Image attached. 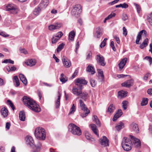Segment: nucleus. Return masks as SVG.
<instances>
[{
	"label": "nucleus",
	"mask_w": 152,
	"mask_h": 152,
	"mask_svg": "<svg viewBox=\"0 0 152 152\" xmlns=\"http://www.w3.org/2000/svg\"><path fill=\"white\" fill-rule=\"evenodd\" d=\"M130 137L131 140L128 138L124 137L121 143L122 148L124 150L126 151H129L132 149V141L133 142L135 146L137 148L139 147L141 145L140 140L135 138L132 135H130Z\"/></svg>",
	"instance_id": "f257e3e1"
},
{
	"label": "nucleus",
	"mask_w": 152,
	"mask_h": 152,
	"mask_svg": "<svg viewBox=\"0 0 152 152\" xmlns=\"http://www.w3.org/2000/svg\"><path fill=\"white\" fill-rule=\"evenodd\" d=\"M23 101L24 104L32 110L36 112L40 111L39 106L30 98L25 96L23 98Z\"/></svg>",
	"instance_id": "f03ea898"
},
{
	"label": "nucleus",
	"mask_w": 152,
	"mask_h": 152,
	"mask_svg": "<svg viewBox=\"0 0 152 152\" xmlns=\"http://www.w3.org/2000/svg\"><path fill=\"white\" fill-rule=\"evenodd\" d=\"M25 140L27 144L31 146H33V147L34 152H39L42 146L41 143L39 142L37 145H34V142L33 138L31 136H27Z\"/></svg>",
	"instance_id": "7ed1b4c3"
},
{
	"label": "nucleus",
	"mask_w": 152,
	"mask_h": 152,
	"mask_svg": "<svg viewBox=\"0 0 152 152\" xmlns=\"http://www.w3.org/2000/svg\"><path fill=\"white\" fill-rule=\"evenodd\" d=\"M34 135L37 139L44 140L46 136V133L45 129L40 127L36 128L35 129Z\"/></svg>",
	"instance_id": "20e7f679"
},
{
	"label": "nucleus",
	"mask_w": 152,
	"mask_h": 152,
	"mask_svg": "<svg viewBox=\"0 0 152 152\" xmlns=\"http://www.w3.org/2000/svg\"><path fill=\"white\" fill-rule=\"evenodd\" d=\"M68 128L69 131L74 135L80 136L82 134L80 128L73 124H70Z\"/></svg>",
	"instance_id": "39448f33"
},
{
	"label": "nucleus",
	"mask_w": 152,
	"mask_h": 152,
	"mask_svg": "<svg viewBox=\"0 0 152 152\" xmlns=\"http://www.w3.org/2000/svg\"><path fill=\"white\" fill-rule=\"evenodd\" d=\"M6 10L7 11H10L13 14H16L18 11L17 7L15 5L13 4H8L6 8Z\"/></svg>",
	"instance_id": "423d86ee"
},
{
	"label": "nucleus",
	"mask_w": 152,
	"mask_h": 152,
	"mask_svg": "<svg viewBox=\"0 0 152 152\" xmlns=\"http://www.w3.org/2000/svg\"><path fill=\"white\" fill-rule=\"evenodd\" d=\"M82 12L81 7L80 5L77 4L75 5L73 7L71 11L72 15H78L81 13Z\"/></svg>",
	"instance_id": "0eeeda50"
},
{
	"label": "nucleus",
	"mask_w": 152,
	"mask_h": 152,
	"mask_svg": "<svg viewBox=\"0 0 152 152\" xmlns=\"http://www.w3.org/2000/svg\"><path fill=\"white\" fill-rule=\"evenodd\" d=\"M79 103L81 109L84 112H86L85 114L83 115L82 117H86L90 113V111L88 109L86 105L84 104L82 100L80 99L79 100Z\"/></svg>",
	"instance_id": "6e6552de"
},
{
	"label": "nucleus",
	"mask_w": 152,
	"mask_h": 152,
	"mask_svg": "<svg viewBox=\"0 0 152 152\" xmlns=\"http://www.w3.org/2000/svg\"><path fill=\"white\" fill-rule=\"evenodd\" d=\"M75 84L77 87L83 88V85L86 84L87 82L85 79L80 78L75 80Z\"/></svg>",
	"instance_id": "1a4fd4ad"
},
{
	"label": "nucleus",
	"mask_w": 152,
	"mask_h": 152,
	"mask_svg": "<svg viewBox=\"0 0 152 152\" xmlns=\"http://www.w3.org/2000/svg\"><path fill=\"white\" fill-rule=\"evenodd\" d=\"M96 60L99 65L102 66H105L106 62L104 61V58L100 54L97 55L96 56Z\"/></svg>",
	"instance_id": "9d476101"
},
{
	"label": "nucleus",
	"mask_w": 152,
	"mask_h": 152,
	"mask_svg": "<svg viewBox=\"0 0 152 152\" xmlns=\"http://www.w3.org/2000/svg\"><path fill=\"white\" fill-rule=\"evenodd\" d=\"M99 142L101 145L104 147L108 146L109 145V140L105 136H103L102 138L99 140Z\"/></svg>",
	"instance_id": "9b49d317"
},
{
	"label": "nucleus",
	"mask_w": 152,
	"mask_h": 152,
	"mask_svg": "<svg viewBox=\"0 0 152 152\" xmlns=\"http://www.w3.org/2000/svg\"><path fill=\"white\" fill-rule=\"evenodd\" d=\"M82 89L83 88L78 87L75 86L72 88V92L75 95L79 96L80 94Z\"/></svg>",
	"instance_id": "f8f14e48"
},
{
	"label": "nucleus",
	"mask_w": 152,
	"mask_h": 152,
	"mask_svg": "<svg viewBox=\"0 0 152 152\" xmlns=\"http://www.w3.org/2000/svg\"><path fill=\"white\" fill-rule=\"evenodd\" d=\"M61 23H57L49 26L48 29L50 30L53 31L55 30L59 29L61 27Z\"/></svg>",
	"instance_id": "ddd939ff"
},
{
	"label": "nucleus",
	"mask_w": 152,
	"mask_h": 152,
	"mask_svg": "<svg viewBox=\"0 0 152 152\" xmlns=\"http://www.w3.org/2000/svg\"><path fill=\"white\" fill-rule=\"evenodd\" d=\"M62 61L65 67L68 68L71 65V62L65 56H63Z\"/></svg>",
	"instance_id": "4468645a"
},
{
	"label": "nucleus",
	"mask_w": 152,
	"mask_h": 152,
	"mask_svg": "<svg viewBox=\"0 0 152 152\" xmlns=\"http://www.w3.org/2000/svg\"><path fill=\"white\" fill-rule=\"evenodd\" d=\"M143 33H144L145 35H146L147 34V32L145 30H142L138 33L136 40V44H139V42L141 39V36Z\"/></svg>",
	"instance_id": "2eb2a0df"
},
{
	"label": "nucleus",
	"mask_w": 152,
	"mask_h": 152,
	"mask_svg": "<svg viewBox=\"0 0 152 152\" xmlns=\"http://www.w3.org/2000/svg\"><path fill=\"white\" fill-rule=\"evenodd\" d=\"M36 63V60L35 59H29L25 62V64L27 66H34Z\"/></svg>",
	"instance_id": "dca6fc26"
},
{
	"label": "nucleus",
	"mask_w": 152,
	"mask_h": 152,
	"mask_svg": "<svg viewBox=\"0 0 152 152\" xmlns=\"http://www.w3.org/2000/svg\"><path fill=\"white\" fill-rule=\"evenodd\" d=\"M95 33L94 36L97 38H99L102 35L101 28L100 27H98L95 29Z\"/></svg>",
	"instance_id": "f3484780"
},
{
	"label": "nucleus",
	"mask_w": 152,
	"mask_h": 152,
	"mask_svg": "<svg viewBox=\"0 0 152 152\" xmlns=\"http://www.w3.org/2000/svg\"><path fill=\"white\" fill-rule=\"evenodd\" d=\"M49 4L48 0H42L39 7L42 9L45 8Z\"/></svg>",
	"instance_id": "a211bd4d"
},
{
	"label": "nucleus",
	"mask_w": 152,
	"mask_h": 152,
	"mask_svg": "<svg viewBox=\"0 0 152 152\" xmlns=\"http://www.w3.org/2000/svg\"><path fill=\"white\" fill-rule=\"evenodd\" d=\"M133 84V81L131 80H128L121 84L122 86L126 87H130Z\"/></svg>",
	"instance_id": "6ab92c4d"
},
{
	"label": "nucleus",
	"mask_w": 152,
	"mask_h": 152,
	"mask_svg": "<svg viewBox=\"0 0 152 152\" xmlns=\"http://www.w3.org/2000/svg\"><path fill=\"white\" fill-rule=\"evenodd\" d=\"M127 61V58H125L122 59L120 63L118 64L119 68L121 69H122L125 65Z\"/></svg>",
	"instance_id": "aec40b11"
},
{
	"label": "nucleus",
	"mask_w": 152,
	"mask_h": 152,
	"mask_svg": "<svg viewBox=\"0 0 152 152\" xmlns=\"http://www.w3.org/2000/svg\"><path fill=\"white\" fill-rule=\"evenodd\" d=\"M130 128L136 133L139 132V130L137 124L134 123H132L130 125Z\"/></svg>",
	"instance_id": "412c9836"
},
{
	"label": "nucleus",
	"mask_w": 152,
	"mask_h": 152,
	"mask_svg": "<svg viewBox=\"0 0 152 152\" xmlns=\"http://www.w3.org/2000/svg\"><path fill=\"white\" fill-rule=\"evenodd\" d=\"M19 77L21 81L25 86L26 85L27 83V80L25 76L22 74H20L19 75Z\"/></svg>",
	"instance_id": "4be33fe9"
},
{
	"label": "nucleus",
	"mask_w": 152,
	"mask_h": 152,
	"mask_svg": "<svg viewBox=\"0 0 152 152\" xmlns=\"http://www.w3.org/2000/svg\"><path fill=\"white\" fill-rule=\"evenodd\" d=\"M1 115L5 118L7 117L8 115V111L7 109L5 107H2L0 111Z\"/></svg>",
	"instance_id": "5701e85b"
},
{
	"label": "nucleus",
	"mask_w": 152,
	"mask_h": 152,
	"mask_svg": "<svg viewBox=\"0 0 152 152\" xmlns=\"http://www.w3.org/2000/svg\"><path fill=\"white\" fill-rule=\"evenodd\" d=\"M86 71L87 72H91V74L92 75L94 74L95 72L94 68L92 65H89L86 68Z\"/></svg>",
	"instance_id": "b1692460"
},
{
	"label": "nucleus",
	"mask_w": 152,
	"mask_h": 152,
	"mask_svg": "<svg viewBox=\"0 0 152 152\" xmlns=\"http://www.w3.org/2000/svg\"><path fill=\"white\" fill-rule=\"evenodd\" d=\"M59 79L60 81L62 83H64L67 81L68 78V77L63 73H61V74Z\"/></svg>",
	"instance_id": "393cba45"
},
{
	"label": "nucleus",
	"mask_w": 152,
	"mask_h": 152,
	"mask_svg": "<svg viewBox=\"0 0 152 152\" xmlns=\"http://www.w3.org/2000/svg\"><path fill=\"white\" fill-rule=\"evenodd\" d=\"M124 127V124L121 122H120L115 127L116 130L119 131L121 129Z\"/></svg>",
	"instance_id": "a878e982"
},
{
	"label": "nucleus",
	"mask_w": 152,
	"mask_h": 152,
	"mask_svg": "<svg viewBox=\"0 0 152 152\" xmlns=\"http://www.w3.org/2000/svg\"><path fill=\"white\" fill-rule=\"evenodd\" d=\"M80 97L83 99L86 100V99L88 97V94L86 92H82L80 93V94L79 96Z\"/></svg>",
	"instance_id": "bb28decb"
},
{
	"label": "nucleus",
	"mask_w": 152,
	"mask_h": 152,
	"mask_svg": "<svg viewBox=\"0 0 152 152\" xmlns=\"http://www.w3.org/2000/svg\"><path fill=\"white\" fill-rule=\"evenodd\" d=\"M127 92L122 90L118 92V97L120 98L125 97L127 96Z\"/></svg>",
	"instance_id": "cd10ccee"
},
{
	"label": "nucleus",
	"mask_w": 152,
	"mask_h": 152,
	"mask_svg": "<svg viewBox=\"0 0 152 152\" xmlns=\"http://www.w3.org/2000/svg\"><path fill=\"white\" fill-rule=\"evenodd\" d=\"M61 96V94L58 92V98L55 102V106L56 108H58L60 105V101Z\"/></svg>",
	"instance_id": "c85d7f7f"
},
{
	"label": "nucleus",
	"mask_w": 152,
	"mask_h": 152,
	"mask_svg": "<svg viewBox=\"0 0 152 152\" xmlns=\"http://www.w3.org/2000/svg\"><path fill=\"white\" fill-rule=\"evenodd\" d=\"M148 38L145 39L143 42L140 45V48L142 49L146 47L148 45Z\"/></svg>",
	"instance_id": "c756f323"
},
{
	"label": "nucleus",
	"mask_w": 152,
	"mask_h": 152,
	"mask_svg": "<svg viewBox=\"0 0 152 152\" xmlns=\"http://www.w3.org/2000/svg\"><path fill=\"white\" fill-rule=\"evenodd\" d=\"M91 129L94 134L99 137V134H98L97 131L98 129L97 128L96 125L94 124H92L91 125Z\"/></svg>",
	"instance_id": "7c9ffc66"
},
{
	"label": "nucleus",
	"mask_w": 152,
	"mask_h": 152,
	"mask_svg": "<svg viewBox=\"0 0 152 152\" xmlns=\"http://www.w3.org/2000/svg\"><path fill=\"white\" fill-rule=\"evenodd\" d=\"M20 119L22 121H25L26 118L25 113L23 111L20 112L19 115Z\"/></svg>",
	"instance_id": "2f4dec72"
},
{
	"label": "nucleus",
	"mask_w": 152,
	"mask_h": 152,
	"mask_svg": "<svg viewBox=\"0 0 152 152\" xmlns=\"http://www.w3.org/2000/svg\"><path fill=\"white\" fill-rule=\"evenodd\" d=\"M75 36V32L74 31H71L69 34V39L73 41L74 39V38Z\"/></svg>",
	"instance_id": "473e14b6"
},
{
	"label": "nucleus",
	"mask_w": 152,
	"mask_h": 152,
	"mask_svg": "<svg viewBox=\"0 0 152 152\" xmlns=\"http://www.w3.org/2000/svg\"><path fill=\"white\" fill-rule=\"evenodd\" d=\"M41 9H42L40 8L39 7L35 8L33 11V14L35 15H38L39 14Z\"/></svg>",
	"instance_id": "72a5a7b5"
},
{
	"label": "nucleus",
	"mask_w": 152,
	"mask_h": 152,
	"mask_svg": "<svg viewBox=\"0 0 152 152\" xmlns=\"http://www.w3.org/2000/svg\"><path fill=\"white\" fill-rule=\"evenodd\" d=\"M115 110V107L113 104H111L108 107L107 112L109 113H112Z\"/></svg>",
	"instance_id": "f704fd0d"
},
{
	"label": "nucleus",
	"mask_w": 152,
	"mask_h": 152,
	"mask_svg": "<svg viewBox=\"0 0 152 152\" xmlns=\"http://www.w3.org/2000/svg\"><path fill=\"white\" fill-rule=\"evenodd\" d=\"M93 121L95 122L96 124L100 126L101 125V123L98 118L95 115H94L93 116Z\"/></svg>",
	"instance_id": "c9c22d12"
},
{
	"label": "nucleus",
	"mask_w": 152,
	"mask_h": 152,
	"mask_svg": "<svg viewBox=\"0 0 152 152\" xmlns=\"http://www.w3.org/2000/svg\"><path fill=\"white\" fill-rule=\"evenodd\" d=\"M76 110V108L75 106V104H73L72 107L70 109V112L69 113V115H70L73 114L74 112Z\"/></svg>",
	"instance_id": "e433bc0d"
},
{
	"label": "nucleus",
	"mask_w": 152,
	"mask_h": 152,
	"mask_svg": "<svg viewBox=\"0 0 152 152\" xmlns=\"http://www.w3.org/2000/svg\"><path fill=\"white\" fill-rule=\"evenodd\" d=\"M16 69V67L14 66H8L7 67V70L9 72L14 71Z\"/></svg>",
	"instance_id": "4c0bfd02"
},
{
	"label": "nucleus",
	"mask_w": 152,
	"mask_h": 152,
	"mask_svg": "<svg viewBox=\"0 0 152 152\" xmlns=\"http://www.w3.org/2000/svg\"><path fill=\"white\" fill-rule=\"evenodd\" d=\"M13 79L14 80V82L16 83L15 86L17 87L20 84L18 76H14V77Z\"/></svg>",
	"instance_id": "58836bf2"
},
{
	"label": "nucleus",
	"mask_w": 152,
	"mask_h": 152,
	"mask_svg": "<svg viewBox=\"0 0 152 152\" xmlns=\"http://www.w3.org/2000/svg\"><path fill=\"white\" fill-rule=\"evenodd\" d=\"M85 136L86 139L88 140L93 141L94 140V139L92 138L91 136L88 132L85 133Z\"/></svg>",
	"instance_id": "ea45409f"
},
{
	"label": "nucleus",
	"mask_w": 152,
	"mask_h": 152,
	"mask_svg": "<svg viewBox=\"0 0 152 152\" xmlns=\"http://www.w3.org/2000/svg\"><path fill=\"white\" fill-rule=\"evenodd\" d=\"M148 99L147 98H143L141 102L142 106H144L147 105L148 103Z\"/></svg>",
	"instance_id": "a19ab883"
},
{
	"label": "nucleus",
	"mask_w": 152,
	"mask_h": 152,
	"mask_svg": "<svg viewBox=\"0 0 152 152\" xmlns=\"http://www.w3.org/2000/svg\"><path fill=\"white\" fill-rule=\"evenodd\" d=\"M64 45V44L63 43H62L59 45L57 49V53H58L63 48Z\"/></svg>",
	"instance_id": "79ce46f5"
},
{
	"label": "nucleus",
	"mask_w": 152,
	"mask_h": 152,
	"mask_svg": "<svg viewBox=\"0 0 152 152\" xmlns=\"http://www.w3.org/2000/svg\"><path fill=\"white\" fill-rule=\"evenodd\" d=\"M128 103V102L126 100L124 101L122 103V107L124 110H125L126 109Z\"/></svg>",
	"instance_id": "37998d69"
},
{
	"label": "nucleus",
	"mask_w": 152,
	"mask_h": 152,
	"mask_svg": "<svg viewBox=\"0 0 152 152\" xmlns=\"http://www.w3.org/2000/svg\"><path fill=\"white\" fill-rule=\"evenodd\" d=\"M59 40L55 35H53L52 38V43L53 44H55Z\"/></svg>",
	"instance_id": "c03bdc74"
},
{
	"label": "nucleus",
	"mask_w": 152,
	"mask_h": 152,
	"mask_svg": "<svg viewBox=\"0 0 152 152\" xmlns=\"http://www.w3.org/2000/svg\"><path fill=\"white\" fill-rule=\"evenodd\" d=\"M97 72L99 75V76L101 77L102 79L104 78V75L103 71L101 69H98Z\"/></svg>",
	"instance_id": "a18cd8bd"
},
{
	"label": "nucleus",
	"mask_w": 152,
	"mask_h": 152,
	"mask_svg": "<svg viewBox=\"0 0 152 152\" xmlns=\"http://www.w3.org/2000/svg\"><path fill=\"white\" fill-rule=\"evenodd\" d=\"M56 37L58 38L59 39L63 35V34L61 31H59L58 32L57 34L55 35Z\"/></svg>",
	"instance_id": "49530a36"
},
{
	"label": "nucleus",
	"mask_w": 152,
	"mask_h": 152,
	"mask_svg": "<svg viewBox=\"0 0 152 152\" xmlns=\"http://www.w3.org/2000/svg\"><path fill=\"white\" fill-rule=\"evenodd\" d=\"M107 40V39L106 38H104V40L101 42L100 46V47L102 48L104 47L106 45V41Z\"/></svg>",
	"instance_id": "de8ad7c7"
},
{
	"label": "nucleus",
	"mask_w": 152,
	"mask_h": 152,
	"mask_svg": "<svg viewBox=\"0 0 152 152\" xmlns=\"http://www.w3.org/2000/svg\"><path fill=\"white\" fill-rule=\"evenodd\" d=\"M2 63H10L11 64H13L14 62L13 61L11 60L10 59H6L2 62Z\"/></svg>",
	"instance_id": "09e8293b"
},
{
	"label": "nucleus",
	"mask_w": 152,
	"mask_h": 152,
	"mask_svg": "<svg viewBox=\"0 0 152 152\" xmlns=\"http://www.w3.org/2000/svg\"><path fill=\"white\" fill-rule=\"evenodd\" d=\"M148 21L149 22L150 24L152 26V17L151 15L148 16L147 17Z\"/></svg>",
	"instance_id": "8fccbe9b"
},
{
	"label": "nucleus",
	"mask_w": 152,
	"mask_h": 152,
	"mask_svg": "<svg viewBox=\"0 0 152 152\" xmlns=\"http://www.w3.org/2000/svg\"><path fill=\"white\" fill-rule=\"evenodd\" d=\"M134 4L135 6L136 7V8L137 10V12L138 13H139L141 10V7L140 6L135 3H134Z\"/></svg>",
	"instance_id": "3c124183"
},
{
	"label": "nucleus",
	"mask_w": 152,
	"mask_h": 152,
	"mask_svg": "<svg viewBox=\"0 0 152 152\" xmlns=\"http://www.w3.org/2000/svg\"><path fill=\"white\" fill-rule=\"evenodd\" d=\"M92 53L91 51L88 52L87 53L86 59L89 60L91 58Z\"/></svg>",
	"instance_id": "603ef678"
},
{
	"label": "nucleus",
	"mask_w": 152,
	"mask_h": 152,
	"mask_svg": "<svg viewBox=\"0 0 152 152\" xmlns=\"http://www.w3.org/2000/svg\"><path fill=\"white\" fill-rule=\"evenodd\" d=\"M151 76L150 73L149 72L147 73L143 77V80H147L148 78Z\"/></svg>",
	"instance_id": "864d4df0"
},
{
	"label": "nucleus",
	"mask_w": 152,
	"mask_h": 152,
	"mask_svg": "<svg viewBox=\"0 0 152 152\" xmlns=\"http://www.w3.org/2000/svg\"><path fill=\"white\" fill-rule=\"evenodd\" d=\"M90 82L91 84L92 87H94L96 85V83L93 79H90Z\"/></svg>",
	"instance_id": "5fc2aeb1"
},
{
	"label": "nucleus",
	"mask_w": 152,
	"mask_h": 152,
	"mask_svg": "<svg viewBox=\"0 0 152 152\" xmlns=\"http://www.w3.org/2000/svg\"><path fill=\"white\" fill-rule=\"evenodd\" d=\"M121 116L118 114V113H116L115 115L114 116L113 119V121H115L117 119L120 117Z\"/></svg>",
	"instance_id": "6e6d98bb"
},
{
	"label": "nucleus",
	"mask_w": 152,
	"mask_h": 152,
	"mask_svg": "<svg viewBox=\"0 0 152 152\" xmlns=\"http://www.w3.org/2000/svg\"><path fill=\"white\" fill-rule=\"evenodd\" d=\"M144 59H146L149 61L150 63V65H151L152 63V58L150 56H146L144 58Z\"/></svg>",
	"instance_id": "4d7b16f0"
},
{
	"label": "nucleus",
	"mask_w": 152,
	"mask_h": 152,
	"mask_svg": "<svg viewBox=\"0 0 152 152\" xmlns=\"http://www.w3.org/2000/svg\"><path fill=\"white\" fill-rule=\"evenodd\" d=\"M115 14L114 13H112L110 14V15H109L106 18L108 20L112 18L113 17H115Z\"/></svg>",
	"instance_id": "13d9d810"
},
{
	"label": "nucleus",
	"mask_w": 152,
	"mask_h": 152,
	"mask_svg": "<svg viewBox=\"0 0 152 152\" xmlns=\"http://www.w3.org/2000/svg\"><path fill=\"white\" fill-rule=\"evenodd\" d=\"M110 46L114 51H115L116 49L114 46V43L113 41H111L110 42Z\"/></svg>",
	"instance_id": "bf43d9fd"
},
{
	"label": "nucleus",
	"mask_w": 152,
	"mask_h": 152,
	"mask_svg": "<svg viewBox=\"0 0 152 152\" xmlns=\"http://www.w3.org/2000/svg\"><path fill=\"white\" fill-rule=\"evenodd\" d=\"M114 38L116 40L117 43L119 44L120 43V41L119 38L117 36H114Z\"/></svg>",
	"instance_id": "052dcab7"
},
{
	"label": "nucleus",
	"mask_w": 152,
	"mask_h": 152,
	"mask_svg": "<svg viewBox=\"0 0 152 152\" xmlns=\"http://www.w3.org/2000/svg\"><path fill=\"white\" fill-rule=\"evenodd\" d=\"M123 34L125 36H126V35L127 34V31L125 27H123Z\"/></svg>",
	"instance_id": "680f3d73"
},
{
	"label": "nucleus",
	"mask_w": 152,
	"mask_h": 152,
	"mask_svg": "<svg viewBox=\"0 0 152 152\" xmlns=\"http://www.w3.org/2000/svg\"><path fill=\"white\" fill-rule=\"evenodd\" d=\"M0 35L4 37H8L9 36V35L6 34L5 33L2 32H0Z\"/></svg>",
	"instance_id": "e2e57ef3"
},
{
	"label": "nucleus",
	"mask_w": 152,
	"mask_h": 152,
	"mask_svg": "<svg viewBox=\"0 0 152 152\" xmlns=\"http://www.w3.org/2000/svg\"><path fill=\"white\" fill-rule=\"evenodd\" d=\"M128 17L126 14H124L123 15L122 19L123 20L125 21L128 19Z\"/></svg>",
	"instance_id": "0e129e2a"
},
{
	"label": "nucleus",
	"mask_w": 152,
	"mask_h": 152,
	"mask_svg": "<svg viewBox=\"0 0 152 152\" xmlns=\"http://www.w3.org/2000/svg\"><path fill=\"white\" fill-rule=\"evenodd\" d=\"M20 50L21 53H23L25 54L28 53L27 51L24 49H20Z\"/></svg>",
	"instance_id": "69168bd1"
},
{
	"label": "nucleus",
	"mask_w": 152,
	"mask_h": 152,
	"mask_svg": "<svg viewBox=\"0 0 152 152\" xmlns=\"http://www.w3.org/2000/svg\"><path fill=\"white\" fill-rule=\"evenodd\" d=\"M122 8H125V9L129 7L128 4L126 3H124L123 4H122Z\"/></svg>",
	"instance_id": "338daca9"
},
{
	"label": "nucleus",
	"mask_w": 152,
	"mask_h": 152,
	"mask_svg": "<svg viewBox=\"0 0 152 152\" xmlns=\"http://www.w3.org/2000/svg\"><path fill=\"white\" fill-rule=\"evenodd\" d=\"M10 126V124L9 122H7L6 124V128L7 129H9Z\"/></svg>",
	"instance_id": "774afa93"
}]
</instances>
